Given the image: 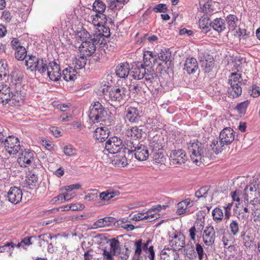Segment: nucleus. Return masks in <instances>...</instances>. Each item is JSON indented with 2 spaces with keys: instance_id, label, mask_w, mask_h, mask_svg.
I'll return each instance as SVG.
<instances>
[{
  "instance_id": "f257e3e1",
  "label": "nucleus",
  "mask_w": 260,
  "mask_h": 260,
  "mask_svg": "<svg viewBox=\"0 0 260 260\" xmlns=\"http://www.w3.org/2000/svg\"><path fill=\"white\" fill-rule=\"evenodd\" d=\"M188 149L191 159L197 166L213 159L214 152L209 150L206 143H201L198 140L191 141Z\"/></svg>"
},
{
  "instance_id": "f03ea898",
  "label": "nucleus",
  "mask_w": 260,
  "mask_h": 260,
  "mask_svg": "<svg viewBox=\"0 0 260 260\" xmlns=\"http://www.w3.org/2000/svg\"><path fill=\"white\" fill-rule=\"evenodd\" d=\"M90 107L89 117L94 123L100 121L106 122L109 120L108 111L99 102H94V105Z\"/></svg>"
},
{
  "instance_id": "7ed1b4c3",
  "label": "nucleus",
  "mask_w": 260,
  "mask_h": 260,
  "mask_svg": "<svg viewBox=\"0 0 260 260\" xmlns=\"http://www.w3.org/2000/svg\"><path fill=\"white\" fill-rule=\"evenodd\" d=\"M127 147V153H134L135 158L140 161L146 160L149 156V152L147 147L142 144H134L129 141L126 144Z\"/></svg>"
},
{
  "instance_id": "20e7f679",
  "label": "nucleus",
  "mask_w": 260,
  "mask_h": 260,
  "mask_svg": "<svg viewBox=\"0 0 260 260\" xmlns=\"http://www.w3.org/2000/svg\"><path fill=\"white\" fill-rule=\"evenodd\" d=\"M105 148L107 151L112 154H116L122 151L127 152V147H125L122 140L117 137L110 138L105 144Z\"/></svg>"
},
{
  "instance_id": "39448f33",
  "label": "nucleus",
  "mask_w": 260,
  "mask_h": 260,
  "mask_svg": "<svg viewBox=\"0 0 260 260\" xmlns=\"http://www.w3.org/2000/svg\"><path fill=\"white\" fill-rule=\"evenodd\" d=\"M240 21L234 15H229V32L236 37L240 38L246 35L245 28L240 27Z\"/></svg>"
},
{
  "instance_id": "423d86ee",
  "label": "nucleus",
  "mask_w": 260,
  "mask_h": 260,
  "mask_svg": "<svg viewBox=\"0 0 260 260\" xmlns=\"http://www.w3.org/2000/svg\"><path fill=\"white\" fill-rule=\"evenodd\" d=\"M128 93L126 87L119 86H113L109 91V101H111L114 103L124 101Z\"/></svg>"
},
{
  "instance_id": "0eeeda50",
  "label": "nucleus",
  "mask_w": 260,
  "mask_h": 260,
  "mask_svg": "<svg viewBox=\"0 0 260 260\" xmlns=\"http://www.w3.org/2000/svg\"><path fill=\"white\" fill-rule=\"evenodd\" d=\"M103 34L100 33L98 35L94 36V38L89 39L88 40L83 41L79 47L80 52L84 56H89L93 55L96 50V45L98 43V36Z\"/></svg>"
},
{
  "instance_id": "6e6552de",
  "label": "nucleus",
  "mask_w": 260,
  "mask_h": 260,
  "mask_svg": "<svg viewBox=\"0 0 260 260\" xmlns=\"http://www.w3.org/2000/svg\"><path fill=\"white\" fill-rule=\"evenodd\" d=\"M170 238L169 245L173 251H179L185 246V237L181 232L175 231L170 236Z\"/></svg>"
},
{
  "instance_id": "1a4fd4ad",
  "label": "nucleus",
  "mask_w": 260,
  "mask_h": 260,
  "mask_svg": "<svg viewBox=\"0 0 260 260\" xmlns=\"http://www.w3.org/2000/svg\"><path fill=\"white\" fill-rule=\"evenodd\" d=\"M19 143L18 138L14 136H9L6 138L4 145L9 154H16L20 149Z\"/></svg>"
},
{
  "instance_id": "9d476101",
  "label": "nucleus",
  "mask_w": 260,
  "mask_h": 260,
  "mask_svg": "<svg viewBox=\"0 0 260 260\" xmlns=\"http://www.w3.org/2000/svg\"><path fill=\"white\" fill-rule=\"evenodd\" d=\"M46 71L48 76L51 80L57 81L61 76L60 67L56 62H50Z\"/></svg>"
},
{
  "instance_id": "9b49d317",
  "label": "nucleus",
  "mask_w": 260,
  "mask_h": 260,
  "mask_svg": "<svg viewBox=\"0 0 260 260\" xmlns=\"http://www.w3.org/2000/svg\"><path fill=\"white\" fill-rule=\"evenodd\" d=\"M171 163L173 165H181L187 159L185 151L182 149L174 150L170 154Z\"/></svg>"
},
{
  "instance_id": "f8f14e48",
  "label": "nucleus",
  "mask_w": 260,
  "mask_h": 260,
  "mask_svg": "<svg viewBox=\"0 0 260 260\" xmlns=\"http://www.w3.org/2000/svg\"><path fill=\"white\" fill-rule=\"evenodd\" d=\"M125 135L130 139L139 140L145 135L144 127L142 125L131 126L127 129Z\"/></svg>"
},
{
  "instance_id": "ddd939ff",
  "label": "nucleus",
  "mask_w": 260,
  "mask_h": 260,
  "mask_svg": "<svg viewBox=\"0 0 260 260\" xmlns=\"http://www.w3.org/2000/svg\"><path fill=\"white\" fill-rule=\"evenodd\" d=\"M34 153L29 149L22 151L20 156L18 158V162L20 165L24 167L29 165L34 159Z\"/></svg>"
},
{
  "instance_id": "4468645a",
  "label": "nucleus",
  "mask_w": 260,
  "mask_h": 260,
  "mask_svg": "<svg viewBox=\"0 0 260 260\" xmlns=\"http://www.w3.org/2000/svg\"><path fill=\"white\" fill-rule=\"evenodd\" d=\"M12 91L7 84L0 83V103L3 105L9 103V100L12 98Z\"/></svg>"
},
{
  "instance_id": "2eb2a0df",
  "label": "nucleus",
  "mask_w": 260,
  "mask_h": 260,
  "mask_svg": "<svg viewBox=\"0 0 260 260\" xmlns=\"http://www.w3.org/2000/svg\"><path fill=\"white\" fill-rule=\"evenodd\" d=\"M22 190L17 187H12L8 192V198L12 203L16 204L21 201Z\"/></svg>"
},
{
  "instance_id": "dca6fc26",
  "label": "nucleus",
  "mask_w": 260,
  "mask_h": 260,
  "mask_svg": "<svg viewBox=\"0 0 260 260\" xmlns=\"http://www.w3.org/2000/svg\"><path fill=\"white\" fill-rule=\"evenodd\" d=\"M215 237V230L213 226H207L204 231L203 234V239L205 245L207 246L211 245L214 242Z\"/></svg>"
},
{
  "instance_id": "f3484780",
  "label": "nucleus",
  "mask_w": 260,
  "mask_h": 260,
  "mask_svg": "<svg viewBox=\"0 0 260 260\" xmlns=\"http://www.w3.org/2000/svg\"><path fill=\"white\" fill-rule=\"evenodd\" d=\"M109 126L108 125L107 126L98 127L95 130L94 137L99 142H104L108 138L110 132V128Z\"/></svg>"
},
{
  "instance_id": "a211bd4d",
  "label": "nucleus",
  "mask_w": 260,
  "mask_h": 260,
  "mask_svg": "<svg viewBox=\"0 0 260 260\" xmlns=\"http://www.w3.org/2000/svg\"><path fill=\"white\" fill-rule=\"evenodd\" d=\"M157 63L160 66H162L164 68L169 69L171 66V61L170 60V53L168 52L161 51L157 55Z\"/></svg>"
},
{
  "instance_id": "6ab92c4d",
  "label": "nucleus",
  "mask_w": 260,
  "mask_h": 260,
  "mask_svg": "<svg viewBox=\"0 0 260 260\" xmlns=\"http://www.w3.org/2000/svg\"><path fill=\"white\" fill-rule=\"evenodd\" d=\"M146 73V68L143 64L138 63L136 67H133L130 72V76L134 79L140 80L143 79Z\"/></svg>"
},
{
  "instance_id": "aec40b11",
  "label": "nucleus",
  "mask_w": 260,
  "mask_h": 260,
  "mask_svg": "<svg viewBox=\"0 0 260 260\" xmlns=\"http://www.w3.org/2000/svg\"><path fill=\"white\" fill-rule=\"evenodd\" d=\"M125 112L126 119L131 122H136L140 118L139 111L135 107L127 106Z\"/></svg>"
},
{
  "instance_id": "412c9836",
  "label": "nucleus",
  "mask_w": 260,
  "mask_h": 260,
  "mask_svg": "<svg viewBox=\"0 0 260 260\" xmlns=\"http://www.w3.org/2000/svg\"><path fill=\"white\" fill-rule=\"evenodd\" d=\"M115 72L116 75L121 78L127 77L131 72L129 64L127 62L120 63L116 67Z\"/></svg>"
},
{
  "instance_id": "4be33fe9",
  "label": "nucleus",
  "mask_w": 260,
  "mask_h": 260,
  "mask_svg": "<svg viewBox=\"0 0 260 260\" xmlns=\"http://www.w3.org/2000/svg\"><path fill=\"white\" fill-rule=\"evenodd\" d=\"M144 66L151 68L154 64L157 62V58L156 54H153L152 52L147 51L144 54L143 56Z\"/></svg>"
},
{
  "instance_id": "5701e85b",
  "label": "nucleus",
  "mask_w": 260,
  "mask_h": 260,
  "mask_svg": "<svg viewBox=\"0 0 260 260\" xmlns=\"http://www.w3.org/2000/svg\"><path fill=\"white\" fill-rule=\"evenodd\" d=\"M26 178L23 183V186L31 189L35 188L38 182L37 176L34 173H30Z\"/></svg>"
},
{
  "instance_id": "b1692460",
  "label": "nucleus",
  "mask_w": 260,
  "mask_h": 260,
  "mask_svg": "<svg viewBox=\"0 0 260 260\" xmlns=\"http://www.w3.org/2000/svg\"><path fill=\"white\" fill-rule=\"evenodd\" d=\"M126 152L127 151H122L119 153H116V155L114 156V159L112 160L113 164L119 167L126 166L128 164L127 159L125 155Z\"/></svg>"
},
{
  "instance_id": "393cba45",
  "label": "nucleus",
  "mask_w": 260,
  "mask_h": 260,
  "mask_svg": "<svg viewBox=\"0 0 260 260\" xmlns=\"http://www.w3.org/2000/svg\"><path fill=\"white\" fill-rule=\"evenodd\" d=\"M184 69L188 74L196 72L198 69V63L194 58H187L184 64Z\"/></svg>"
},
{
  "instance_id": "a878e982",
  "label": "nucleus",
  "mask_w": 260,
  "mask_h": 260,
  "mask_svg": "<svg viewBox=\"0 0 260 260\" xmlns=\"http://www.w3.org/2000/svg\"><path fill=\"white\" fill-rule=\"evenodd\" d=\"M211 21L209 19L207 15H204L200 19L199 27L202 32L205 34L209 31L211 28Z\"/></svg>"
},
{
  "instance_id": "bb28decb",
  "label": "nucleus",
  "mask_w": 260,
  "mask_h": 260,
  "mask_svg": "<svg viewBox=\"0 0 260 260\" xmlns=\"http://www.w3.org/2000/svg\"><path fill=\"white\" fill-rule=\"evenodd\" d=\"M48 66L46 60L39 58L37 61H36V64L34 65V71H38V73L43 75L46 72Z\"/></svg>"
},
{
  "instance_id": "cd10ccee",
  "label": "nucleus",
  "mask_w": 260,
  "mask_h": 260,
  "mask_svg": "<svg viewBox=\"0 0 260 260\" xmlns=\"http://www.w3.org/2000/svg\"><path fill=\"white\" fill-rule=\"evenodd\" d=\"M231 87H229V98H236L242 93V88L238 83H230Z\"/></svg>"
},
{
  "instance_id": "c85d7f7f",
  "label": "nucleus",
  "mask_w": 260,
  "mask_h": 260,
  "mask_svg": "<svg viewBox=\"0 0 260 260\" xmlns=\"http://www.w3.org/2000/svg\"><path fill=\"white\" fill-rule=\"evenodd\" d=\"M110 243V253L113 254V255H118L120 254L121 247L119 241L115 238H112L109 241Z\"/></svg>"
},
{
  "instance_id": "c756f323",
  "label": "nucleus",
  "mask_w": 260,
  "mask_h": 260,
  "mask_svg": "<svg viewBox=\"0 0 260 260\" xmlns=\"http://www.w3.org/2000/svg\"><path fill=\"white\" fill-rule=\"evenodd\" d=\"M226 144V143H223L220 144V140L219 141H217L216 140H214L212 144L209 146V148L210 151H213L214 152L213 159L215 157V155L221 153L222 151L225 149L224 147V145Z\"/></svg>"
},
{
  "instance_id": "7c9ffc66",
  "label": "nucleus",
  "mask_w": 260,
  "mask_h": 260,
  "mask_svg": "<svg viewBox=\"0 0 260 260\" xmlns=\"http://www.w3.org/2000/svg\"><path fill=\"white\" fill-rule=\"evenodd\" d=\"M12 98L9 100L10 104H13L14 105H20V103H22L24 100V95L21 93V91H16L15 93L12 92L11 94Z\"/></svg>"
},
{
  "instance_id": "2f4dec72",
  "label": "nucleus",
  "mask_w": 260,
  "mask_h": 260,
  "mask_svg": "<svg viewBox=\"0 0 260 260\" xmlns=\"http://www.w3.org/2000/svg\"><path fill=\"white\" fill-rule=\"evenodd\" d=\"M149 147L152 151L161 150L163 146L161 140H159L157 136L153 137L150 141Z\"/></svg>"
},
{
  "instance_id": "473e14b6",
  "label": "nucleus",
  "mask_w": 260,
  "mask_h": 260,
  "mask_svg": "<svg viewBox=\"0 0 260 260\" xmlns=\"http://www.w3.org/2000/svg\"><path fill=\"white\" fill-rule=\"evenodd\" d=\"M113 218L111 217H106L99 219L93 224V228L98 229L109 226L110 223L112 222Z\"/></svg>"
},
{
  "instance_id": "72a5a7b5",
  "label": "nucleus",
  "mask_w": 260,
  "mask_h": 260,
  "mask_svg": "<svg viewBox=\"0 0 260 260\" xmlns=\"http://www.w3.org/2000/svg\"><path fill=\"white\" fill-rule=\"evenodd\" d=\"M86 56L82 55L76 57L72 62V64L74 66L75 70H80L85 67L86 63Z\"/></svg>"
},
{
  "instance_id": "f704fd0d",
  "label": "nucleus",
  "mask_w": 260,
  "mask_h": 260,
  "mask_svg": "<svg viewBox=\"0 0 260 260\" xmlns=\"http://www.w3.org/2000/svg\"><path fill=\"white\" fill-rule=\"evenodd\" d=\"M145 80L146 82V84H150L156 81L157 76L154 71L150 69H146V73L145 74Z\"/></svg>"
},
{
  "instance_id": "c9c22d12",
  "label": "nucleus",
  "mask_w": 260,
  "mask_h": 260,
  "mask_svg": "<svg viewBox=\"0 0 260 260\" xmlns=\"http://www.w3.org/2000/svg\"><path fill=\"white\" fill-rule=\"evenodd\" d=\"M75 70L72 68H66L62 71L61 76L67 81L74 80L76 76Z\"/></svg>"
},
{
  "instance_id": "e433bc0d",
  "label": "nucleus",
  "mask_w": 260,
  "mask_h": 260,
  "mask_svg": "<svg viewBox=\"0 0 260 260\" xmlns=\"http://www.w3.org/2000/svg\"><path fill=\"white\" fill-rule=\"evenodd\" d=\"M211 28L218 32H221L225 28L223 20L221 18H217L211 22Z\"/></svg>"
},
{
  "instance_id": "4c0bfd02",
  "label": "nucleus",
  "mask_w": 260,
  "mask_h": 260,
  "mask_svg": "<svg viewBox=\"0 0 260 260\" xmlns=\"http://www.w3.org/2000/svg\"><path fill=\"white\" fill-rule=\"evenodd\" d=\"M151 155H152L153 160L156 164H162L165 160V157L162 150L152 151Z\"/></svg>"
},
{
  "instance_id": "58836bf2",
  "label": "nucleus",
  "mask_w": 260,
  "mask_h": 260,
  "mask_svg": "<svg viewBox=\"0 0 260 260\" xmlns=\"http://www.w3.org/2000/svg\"><path fill=\"white\" fill-rule=\"evenodd\" d=\"M119 194V191H106L102 192L100 194V198L101 200L109 201L111 199Z\"/></svg>"
},
{
  "instance_id": "ea45409f",
  "label": "nucleus",
  "mask_w": 260,
  "mask_h": 260,
  "mask_svg": "<svg viewBox=\"0 0 260 260\" xmlns=\"http://www.w3.org/2000/svg\"><path fill=\"white\" fill-rule=\"evenodd\" d=\"M38 57H36L35 56L32 55H28V56L25 58V66L27 67V70H29L30 71L33 72L34 71V65L36 64V61H37L38 59Z\"/></svg>"
},
{
  "instance_id": "a19ab883",
  "label": "nucleus",
  "mask_w": 260,
  "mask_h": 260,
  "mask_svg": "<svg viewBox=\"0 0 260 260\" xmlns=\"http://www.w3.org/2000/svg\"><path fill=\"white\" fill-rule=\"evenodd\" d=\"M36 237H25L20 242L16 244V247L18 248H22L26 249L25 246H28L31 245L34 242V240L36 239Z\"/></svg>"
},
{
  "instance_id": "79ce46f5",
  "label": "nucleus",
  "mask_w": 260,
  "mask_h": 260,
  "mask_svg": "<svg viewBox=\"0 0 260 260\" xmlns=\"http://www.w3.org/2000/svg\"><path fill=\"white\" fill-rule=\"evenodd\" d=\"M93 10L98 13H104L106 5L101 0H95L92 5Z\"/></svg>"
},
{
  "instance_id": "37998d69",
  "label": "nucleus",
  "mask_w": 260,
  "mask_h": 260,
  "mask_svg": "<svg viewBox=\"0 0 260 260\" xmlns=\"http://www.w3.org/2000/svg\"><path fill=\"white\" fill-rule=\"evenodd\" d=\"M15 50V55L16 59L19 60H23L26 58L27 51L24 47L19 46Z\"/></svg>"
},
{
  "instance_id": "c03bdc74",
  "label": "nucleus",
  "mask_w": 260,
  "mask_h": 260,
  "mask_svg": "<svg viewBox=\"0 0 260 260\" xmlns=\"http://www.w3.org/2000/svg\"><path fill=\"white\" fill-rule=\"evenodd\" d=\"M16 244L13 242H8L5 245L0 246V253L7 252L11 255L13 249L16 247Z\"/></svg>"
},
{
  "instance_id": "a18cd8bd",
  "label": "nucleus",
  "mask_w": 260,
  "mask_h": 260,
  "mask_svg": "<svg viewBox=\"0 0 260 260\" xmlns=\"http://www.w3.org/2000/svg\"><path fill=\"white\" fill-rule=\"evenodd\" d=\"M245 191V197H244V202L248 203V198H251L252 197L250 196L252 195L253 193L255 194L256 192V188L254 185H250L245 187L244 189Z\"/></svg>"
},
{
  "instance_id": "49530a36",
  "label": "nucleus",
  "mask_w": 260,
  "mask_h": 260,
  "mask_svg": "<svg viewBox=\"0 0 260 260\" xmlns=\"http://www.w3.org/2000/svg\"><path fill=\"white\" fill-rule=\"evenodd\" d=\"M9 74L8 64L6 60L0 58V78L6 77Z\"/></svg>"
},
{
  "instance_id": "de8ad7c7",
  "label": "nucleus",
  "mask_w": 260,
  "mask_h": 260,
  "mask_svg": "<svg viewBox=\"0 0 260 260\" xmlns=\"http://www.w3.org/2000/svg\"><path fill=\"white\" fill-rule=\"evenodd\" d=\"M209 191V187L207 186L201 187L196 192L195 196L199 199H206L208 196Z\"/></svg>"
},
{
  "instance_id": "09e8293b",
  "label": "nucleus",
  "mask_w": 260,
  "mask_h": 260,
  "mask_svg": "<svg viewBox=\"0 0 260 260\" xmlns=\"http://www.w3.org/2000/svg\"><path fill=\"white\" fill-rule=\"evenodd\" d=\"M162 255L164 256V260H177L178 258L177 253L171 250H168V252H163Z\"/></svg>"
},
{
  "instance_id": "8fccbe9b",
  "label": "nucleus",
  "mask_w": 260,
  "mask_h": 260,
  "mask_svg": "<svg viewBox=\"0 0 260 260\" xmlns=\"http://www.w3.org/2000/svg\"><path fill=\"white\" fill-rule=\"evenodd\" d=\"M213 218L217 222L220 221L223 218V213L222 210L219 208H216L212 211Z\"/></svg>"
},
{
  "instance_id": "3c124183",
  "label": "nucleus",
  "mask_w": 260,
  "mask_h": 260,
  "mask_svg": "<svg viewBox=\"0 0 260 260\" xmlns=\"http://www.w3.org/2000/svg\"><path fill=\"white\" fill-rule=\"evenodd\" d=\"M201 67L205 72L209 73L214 67V61L205 62L203 61V62H202V64H201Z\"/></svg>"
},
{
  "instance_id": "603ef678",
  "label": "nucleus",
  "mask_w": 260,
  "mask_h": 260,
  "mask_svg": "<svg viewBox=\"0 0 260 260\" xmlns=\"http://www.w3.org/2000/svg\"><path fill=\"white\" fill-rule=\"evenodd\" d=\"M249 104V102L248 100L241 102L237 104L236 107H235V109L239 113H244L245 112L247 107Z\"/></svg>"
},
{
  "instance_id": "864d4df0",
  "label": "nucleus",
  "mask_w": 260,
  "mask_h": 260,
  "mask_svg": "<svg viewBox=\"0 0 260 260\" xmlns=\"http://www.w3.org/2000/svg\"><path fill=\"white\" fill-rule=\"evenodd\" d=\"M200 64L203 61L205 62H209L210 61H214V58L212 55L208 54V52L201 53L199 57Z\"/></svg>"
},
{
  "instance_id": "5fc2aeb1",
  "label": "nucleus",
  "mask_w": 260,
  "mask_h": 260,
  "mask_svg": "<svg viewBox=\"0 0 260 260\" xmlns=\"http://www.w3.org/2000/svg\"><path fill=\"white\" fill-rule=\"evenodd\" d=\"M134 245L136 247L135 251V255L139 257L140 256L142 251L143 250L142 247V240L139 239L135 242Z\"/></svg>"
},
{
  "instance_id": "6e6d98bb",
  "label": "nucleus",
  "mask_w": 260,
  "mask_h": 260,
  "mask_svg": "<svg viewBox=\"0 0 260 260\" xmlns=\"http://www.w3.org/2000/svg\"><path fill=\"white\" fill-rule=\"evenodd\" d=\"M184 201L180 202L177 204V213L178 215H180L186 213V205H185Z\"/></svg>"
},
{
  "instance_id": "4d7b16f0",
  "label": "nucleus",
  "mask_w": 260,
  "mask_h": 260,
  "mask_svg": "<svg viewBox=\"0 0 260 260\" xmlns=\"http://www.w3.org/2000/svg\"><path fill=\"white\" fill-rule=\"evenodd\" d=\"M98 192L96 189L92 190L91 192L88 193L85 196L84 199L88 201H95L98 198Z\"/></svg>"
},
{
  "instance_id": "13d9d810",
  "label": "nucleus",
  "mask_w": 260,
  "mask_h": 260,
  "mask_svg": "<svg viewBox=\"0 0 260 260\" xmlns=\"http://www.w3.org/2000/svg\"><path fill=\"white\" fill-rule=\"evenodd\" d=\"M249 93L253 98H257L260 95V87L256 85L251 86Z\"/></svg>"
},
{
  "instance_id": "bf43d9fd",
  "label": "nucleus",
  "mask_w": 260,
  "mask_h": 260,
  "mask_svg": "<svg viewBox=\"0 0 260 260\" xmlns=\"http://www.w3.org/2000/svg\"><path fill=\"white\" fill-rule=\"evenodd\" d=\"M37 239L36 240L39 241L40 244H42L43 242H46L47 243H49V240L52 239V236L50 234H45L43 235H41L38 237H36Z\"/></svg>"
},
{
  "instance_id": "052dcab7",
  "label": "nucleus",
  "mask_w": 260,
  "mask_h": 260,
  "mask_svg": "<svg viewBox=\"0 0 260 260\" xmlns=\"http://www.w3.org/2000/svg\"><path fill=\"white\" fill-rule=\"evenodd\" d=\"M78 36L81 38V40L83 41L88 40L90 39V35L85 29H82L78 32Z\"/></svg>"
},
{
  "instance_id": "680f3d73",
  "label": "nucleus",
  "mask_w": 260,
  "mask_h": 260,
  "mask_svg": "<svg viewBox=\"0 0 260 260\" xmlns=\"http://www.w3.org/2000/svg\"><path fill=\"white\" fill-rule=\"evenodd\" d=\"M129 90L132 93L139 94L142 90V86L139 84L133 83L129 85Z\"/></svg>"
},
{
  "instance_id": "e2e57ef3",
  "label": "nucleus",
  "mask_w": 260,
  "mask_h": 260,
  "mask_svg": "<svg viewBox=\"0 0 260 260\" xmlns=\"http://www.w3.org/2000/svg\"><path fill=\"white\" fill-rule=\"evenodd\" d=\"M196 250L198 254L199 260H202L204 255H206L204 253L203 247L199 243L196 244Z\"/></svg>"
},
{
  "instance_id": "0e129e2a",
  "label": "nucleus",
  "mask_w": 260,
  "mask_h": 260,
  "mask_svg": "<svg viewBox=\"0 0 260 260\" xmlns=\"http://www.w3.org/2000/svg\"><path fill=\"white\" fill-rule=\"evenodd\" d=\"M1 18L4 21L10 22L12 20V16L9 11L5 10L2 12Z\"/></svg>"
},
{
  "instance_id": "69168bd1",
  "label": "nucleus",
  "mask_w": 260,
  "mask_h": 260,
  "mask_svg": "<svg viewBox=\"0 0 260 260\" xmlns=\"http://www.w3.org/2000/svg\"><path fill=\"white\" fill-rule=\"evenodd\" d=\"M231 233L236 235L239 232V225L236 221L233 220L230 225Z\"/></svg>"
},
{
  "instance_id": "338daca9",
  "label": "nucleus",
  "mask_w": 260,
  "mask_h": 260,
  "mask_svg": "<svg viewBox=\"0 0 260 260\" xmlns=\"http://www.w3.org/2000/svg\"><path fill=\"white\" fill-rule=\"evenodd\" d=\"M204 221L202 219H197L195 223L194 227L197 232H201L204 228Z\"/></svg>"
},
{
  "instance_id": "774afa93",
  "label": "nucleus",
  "mask_w": 260,
  "mask_h": 260,
  "mask_svg": "<svg viewBox=\"0 0 260 260\" xmlns=\"http://www.w3.org/2000/svg\"><path fill=\"white\" fill-rule=\"evenodd\" d=\"M184 253L186 255H190L192 256L194 254V247L192 244H187L184 247Z\"/></svg>"
}]
</instances>
